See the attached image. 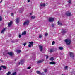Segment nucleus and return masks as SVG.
I'll list each match as a JSON object with an SVG mask.
<instances>
[{"label":"nucleus","instance_id":"obj_1","mask_svg":"<svg viewBox=\"0 0 75 75\" xmlns=\"http://www.w3.org/2000/svg\"><path fill=\"white\" fill-rule=\"evenodd\" d=\"M65 42L67 45H70L71 43V40L70 39H66L65 40Z\"/></svg>","mask_w":75,"mask_h":75},{"label":"nucleus","instance_id":"obj_2","mask_svg":"<svg viewBox=\"0 0 75 75\" xmlns=\"http://www.w3.org/2000/svg\"><path fill=\"white\" fill-rule=\"evenodd\" d=\"M30 24V21L29 20H27L26 21L24 22L23 23L24 25H28Z\"/></svg>","mask_w":75,"mask_h":75},{"label":"nucleus","instance_id":"obj_3","mask_svg":"<svg viewBox=\"0 0 75 75\" xmlns=\"http://www.w3.org/2000/svg\"><path fill=\"white\" fill-rule=\"evenodd\" d=\"M54 19L52 18H50L49 19V22H52L54 21Z\"/></svg>","mask_w":75,"mask_h":75},{"label":"nucleus","instance_id":"obj_4","mask_svg":"<svg viewBox=\"0 0 75 75\" xmlns=\"http://www.w3.org/2000/svg\"><path fill=\"white\" fill-rule=\"evenodd\" d=\"M67 31H66V30H62L61 34L62 35H64V34L65 33H67Z\"/></svg>","mask_w":75,"mask_h":75},{"label":"nucleus","instance_id":"obj_5","mask_svg":"<svg viewBox=\"0 0 75 75\" xmlns=\"http://www.w3.org/2000/svg\"><path fill=\"white\" fill-rule=\"evenodd\" d=\"M69 54H70V55L71 57V58H74V53L69 52Z\"/></svg>","mask_w":75,"mask_h":75},{"label":"nucleus","instance_id":"obj_6","mask_svg":"<svg viewBox=\"0 0 75 75\" xmlns=\"http://www.w3.org/2000/svg\"><path fill=\"white\" fill-rule=\"evenodd\" d=\"M16 22L17 23H18L20 22V18H17L16 19Z\"/></svg>","mask_w":75,"mask_h":75},{"label":"nucleus","instance_id":"obj_7","mask_svg":"<svg viewBox=\"0 0 75 75\" xmlns=\"http://www.w3.org/2000/svg\"><path fill=\"white\" fill-rule=\"evenodd\" d=\"M7 54L10 55V56H13V52H8Z\"/></svg>","mask_w":75,"mask_h":75},{"label":"nucleus","instance_id":"obj_8","mask_svg":"<svg viewBox=\"0 0 75 75\" xmlns=\"http://www.w3.org/2000/svg\"><path fill=\"white\" fill-rule=\"evenodd\" d=\"M39 49L40 50V51H41V52L42 51V49H43V48L42 47V46L41 45H40L39 46Z\"/></svg>","mask_w":75,"mask_h":75},{"label":"nucleus","instance_id":"obj_9","mask_svg":"<svg viewBox=\"0 0 75 75\" xmlns=\"http://www.w3.org/2000/svg\"><path fill=\"white\" fill-rule=\"evenodd\" d=\"M6 28H4L2 29V30L1 31V33H2V34H3V33H4V31H6Z\"/></svg>","mask_w":75,"mask_h":75},{"label":"nucleus","instance_id":"obj_10","mask_svg":"<svg viewBox=\"0 0 75 75\" xmlns=\"http://www.w3.org/2000/svg\"><path fill=\"white\" fill-rule=\"evenodd\" d=\"M66 14L67 16H70L71 15V12H67L66 13Z\"/></svg>","mask_w":75,"mask_h":75},{"label":"nucleus","instance_id":"obj_11","mask_svg":"<svg viewBox=\"0 0 75 75\" xmlns=\"http://www.w3.org/2000/svg\"><path fill=\"white\" fill-rule=\"evenodd\" d=\"M11 24H12V21H11L8 24V27H10V26H11Z\"/></svg>","mask_w":75,"mask_h":75},{"label":"nucleus","instance_id":"obj_12","mask_svg":"<svg viewBox=\"0 0 75 75\" xmlns=\"http://www.w3.org/2000/svg\"><path fill=\"white\" fill-rule=\"evenodd\" d=\"M50 64L51 65H55V62H50Z\"/></svg>","mask_w":75,"mask_h":75},{"label":"nucleus","instance_id":"obj_13","mask_svg":"<svg viewBox=\"0 0 75 75\" xmlns=\"http://www.w3.org/2000/svg\"><path fill=\"white\" fill-rule=\"evenodd\" d=\"M44 61V60L42 59L41 60H39L38 62V64H40V63H41V62H42Z\"/></svg>","mask_w":75,"mask_h":75},{"label":"nucleus","instance_id":"obj_14","mask_svg":"<svg viewBox=\"0 0 75 75\" xmlns=\"http://www.w3.org/2000/svg\"><path fill=\"white\" fill-rule=\"evenodd\" d=\"M29 43L30 44V45H31L32 47H33V44H34V43H33V42H29Z\"/></svg>","mask_w":75,"mask_h":75},{"label":"nucleus","instance_id":"obj_15","mask_svg":"<svg viewBox=\"0 0 75 75\" xmlns=\"http://www.w3.org/2000/svg\"><path fill=\"white\" fill-rule=\"evenodd\" d=\"M40 6H41V7H45V4H40Z\"/></svg>","mask_w":75,"mask_h":75},{"label":"nucleus","instance_id":"obj_16","mask_svg":"<svg viewBox=\"0 0 75 75\" xmlns=\"http://www.w3.org/2000/svg\"><path fill=\"white\" fill-rule=\"evenodd\" d=\"M54 49H51L50 50V52L51 53L54 52Z\"/></svg>","mask_w":75,"mask_h":75},{"label":"nucleus","instance_id":"obj_17","mask_svg":"<svg viewBox=\"0 0 75 75\" xmlns=\"http://www.w3.org/2000/svg\"><path fill=\"white\" fill-rule=\"evenodd\" d=\"M58 25H62V23H61L59 22V21L58 23Z\"/></svg>","mask_w":75,"mask_h":75},{"label":"nucleus","instance_id":"obj_18","mask_svg":"<svg viewBox=\"0 0 75 75\" xmlns=\"http://www.w3.org/2000/svg\"><path fill=\"white\" fill-rule=\"evenodd\" d=\"M1 67H2V68H3L4 69H6V68H7V67L3 66V65L1 66Z\"/></svg>","mask_w":75,"mask_h":75},{"label":"nucleus","instance_id":"obj_19","mask_svg":"<svg viewBox=\"0 0 75 75\" xmlns=\"http://www.w3.org/2000/svg\"><path fill=\"white\" fill-rule=\"evenodd\" d=\"M26 34V31H24L23 32H22V35H25Z\"/></svg>","mask_w":75,"mask_h":75},{"label":"nucleus","instance_id":"obj_20","mask_svg":"<svg viewBox=\"0 0 75 75\" xmlns=\"http://www.w3.org/2000/svg\"><path fill=\"white\" fill-rule=\"evenodd\" d=\"M21 52V50H18L16 51V52H17V53H20V52Z\"/></svg>","mask_w":75,"mask_h":75},{"label":"nucleus","instance_id":"obj_21","mask_svg":"<svg viewBox=\"0 0 75 75\" xmlns=\"http://www.w3.org/2000/svg\"><path fill=\"white\" fill-rule=\"evenodd\" d=\"M24 61L23 60H21V65H23L24 64Z\"/></svg>","mask_w":75,"mask_h":75},{"label":"nucleus","instance_id":"obj_22","mask_svg":"<svg viewBox=\"0 0 75 75\" xmlns=\"http://www.w3.org/2000/svg\"><path fill=\"white\" fill-rule=\"evenodd\" d=\"M7 54V53L6 52H3V54L4 55H6Z\"/></svg>","mask_w":75,"mask_h":75},{"label":"nucleus","instance_id":"obj_23","mask_svg":"<svg viewBox=\"0 0 75 75\" xmlns=\"http://www.w3.org/2000/svg\"><path fill=\"white\" fill-rule=\"evenodd\" d=\"M50 60H51V61H54V57H52L50 59Z\"/></svg>","mask_w":75,"mask_h":75},{"label":"nucleus","instance_id":"obj_24","mask_svg":"<svg viewBox=\"0 0 75 75\" xmlns=\"http://www.w3.org/2000/svg\"><path fill=\"white\" fill-rule=\"evenodd\" d=\"M59 50H63V47H59Z\"/></svg>","mask_w":75,"mask_h":75},{"label":"nucleus","instance_id":"obj_25","mask_svg":"<svg viewBox=\"0 0 75 75\" xmlns=\"http://www.w3.org/2000/svg\"><path fill=\"white\" fill-rule=\"evenodd\" d=\"M36 73L37 74H41V72H40V71H36Z\"/></svg>","mask_w":75,"mask_h":75},{"label":"nucleus","instance_id":"obj_26","mask_svg":"<svg viewBox=\"0 0 75 75\" xmlns=\"http://www.w3.org/2000/svg\"><path fill=\"white\" fill-rule=\"evenodd\" d=\"M35 18V16H31V18L32 19H34Z\"/></svg>","mask_w":75,"mask_h":75},{"label":"nucleus","instance_id":"obj_27","mask_svg":"<svg viewBox=\"0 0 75 75\" xmlns=\"http://www.w3.org/2000/svg\"><path fill=\"white\" fill-rule=\"evenodd\" d=\"M16 74L17 73H16V72H14L12 73V75H16Z\"/></svg>","mask_w":75,"mask_h":75},{"label":"nucleus","instance_id":"obj_28","mask_svg":"<svg viewBox=\"0 0 75 75\" xmlns=\"http://www.w3.org/2000/svg\"><path fill=\"white\" fill-rule=\"evenodd\" d=\"M47 71H48L47 69H45L44 71V72H45V73H46V72H47Z\"/></svg>","mask_w":75,"mask_h":75},{"label":"nucleus","instance_id":"obj_29","mask_svg":"<svg viewBox=\"0 0 75 75\" xmlns=\"http://www.w3.org/2000/svg\"><path fill=\"white\" fill-rule=\"evenodd\" d=\"M22 10H23V9L21 8V9L19 10L20 13H21V12H22V11H23Z\"/></svg>","mask_w":75,"mask_h":75},{"label":"nucleus","instance_id":"obj_30","mask_svg":"<svg viewBox=\"0 0 75 75\" xmlns=\"http://www.w3.org/2000/svg\"><path fill=\"white\" fill-rule=\"evenodd\" d=\"M71 0H69L68 1L69 3H71Z\"/></svg>","mask_w":75,"mask_h":75},{"label":"nucleus","instance_id":"obj_31","mask_svg":"<svg viewBox=\"0 0 75 75\" xmlns=\"http://www.w3.org/2000/svg\"><path fill=\"white\" fill-rule=\"evenodd\" d=\"M42 36L41 35H40L39 36V38H41V37H42Z\"/></svg>","mask_w":75,"mask_h":75},{"label":"nucleus","instance_id":"obj_32","mask_svg":"<svg viewBox=\"0 0 75 75\" xmlns=\"http://www.w3.org/2000/svg\"><path fill=\"white\" fill-rule=\"evenodd\" d=\"M11 74V73L10 72H8L7 73V75H9Z\"/></svg>","mask_w":75,"mask_h":75},{"label":"nucleus","instance_id":"obj_33","mask_svg":"<svg viewBox=\"0 0 75 75\" xmlns=\"http://www.w3.org/2000/svg\"><path fill=\"white\" fill-rule=\"evenodd\" d=\"M55 44V41H53L52 42V45H54V44Z\"/></svg>","mask_w":75,"mask_h":75},{"label":"nucleus","instance_id":"obj_34","mask_svg":"<svg viewBox=\"0 0 75 75\" xmlns=\"http://www.w3.org/2000/svg\"><path fill=\"white\" fill-rule=\"evenodd\" d=\"M40 75H44V72H42V73H40Z\"/></svg>","mask_w":75,"mask_h":75},{"label":"nucleus","instance_id":"obj_35","mask_svg":"<svg viewBox=\"0 0 75 75\" xmlns=\"http://www.w3.org/2000/svg\"><path fill=\"white\" fill-rule=\"evenodd\" d=\"M2 20V18H1V17L0 16V21H1Z\"/></svg>","mask_w":75,"mask_h":75},{"label":"nucleus","instance_id":"obj_36","mask_svg":"<svg viewBox=\"0 0 75 75\" xmlns=\"http://www.w3.org/2000/svg\"><path fill=\"white\" fill-rule=\"evenodd\" d=\"M30 68H31V67H28L27 69H30Z\"/></svg>","mask_w":75,"mask_h":75},{"label":"nucleus","instance_id":"obj_37","mask_svg":"<svg viewBox=\"0 0 75 75\" xmlns=\"http://www.w3.org/2000/svg\"><path fill=\"white\" fill-rule=\"evenodd\" d=\"M68 68V66H65V69H67V68Z\"/></svg>","mask_w":75,"mask_h":75},{"label":"nucleus","instance_id":"obj_38","mask_svg":"<svg viewBox=\"0 0 75 75\" xmlns=\"http://www.w3.org/2000/svg\"><path fill=\"white\" fill-rule=\"evenodd\" d=\"M28 47H31V45H30V44H29L28 45Z\"/></svg>","mask_w":75,"mask_h":75},{"label":"nucleus","instance_id":"obj_39","mask_svg":"<svg viewBox=\"0 0 75 75\" xmlns=\"http://www.w3.org/2000/svg\"><path fill=\"white\" fill-rule=\"evenodd\" d=\"M13 15H14V13H11V15L12 16H13Z\"/></svg>","mask_w":75,"mask_h":75},{"label":"nucleus","instance_id":"obj_40","mask_svg":"<svg viewBox=\"0 0 75 75\" xmlns=\"http://www.w3.org/2000/svg\"><path fill=\"white\" fill-rule=\"evenodd\" d=\"M47 35H48V33H46L45 34V36H47Z\"/></svg>","mask_w":75,"mask_h":75},{"label":"nucleus","instance_id":"obj_41","mask_svg":"<svg viewBox=\"0 0 75 75\" xmlns=\"http://www.w3.org/2000/svg\"><path fill=\"white\" fill-rule=\"evenodd\" d=\"M52 27H54V24H52Z\"/></svg>","mask_w":75,"mask_h":75},{"label":"nucleus","instance_id":"obj_42","mask_svg":"<svg viewBox=\"0 0 75 75\" xmlns=\"http://www.w3.org/2000/svg\"><path fill=\"white\" fill-rule=\"evenodd\" d=\"M23 45H24V46H25V45H26V43L23 44Z\"/></svg>","mask_w":75,"mask_h":75},{"label":"nucleus","instance_id":"obj_43","mask_svg":"<svg viewBox=\"0 0 75 75\" xmlns=\"http://www.w3.org/2000/svg\"><path fill=\"white\" fill-rule=\"evenodd\" d=\"M21 35H19V38H20V37H21Z\"/></svg>","mask_w":75,"mask_h":75},{"label":"nucleus","instance_id":"obj_44","mask_svg":"<svg viewBox=\"0 0 75 75\" xmlns=\"http://www.w3.org/2000/svg\"><path fill=\"white\" fill-rule=\"evenodd\" d=\"M46 59H48V56H47L46 57Z\"/></svg>","mask_w":75,"mask_h":75},{"label":"nucleus","instance_id":"obj_45","mask_svg":"<svg viewBox=\"0 0 75 75\" xmlns=\"http://www.w3.org/2000/svg\"><path fill=\"white\" fill-rule=\"evenodd\" d=\"M30 0H28V2H30Z\"/></svg>","mask_w":75,"mask_h":75},{"label":"nucleus","instance_id":"obj_46","mask_svg":"<svg viewBox=\"0 0 75 75\" xmlns=\"http://www.w3.org/2000/svg\"><path fill=\"white\" fill-rule=\"evenodd\" d=\"M0 70H1V68L0 67Z\"/></svg>","mask_w":75,"mask_h":75},{"label":"nucleus","instance_id":"obj_47","mask_svg":"<svg viewBox=\"0 0 75 75\" xmlns=\"http://www.w3.org/2000/svg\"><path fill=\"white\" fill-rule=\"evenodd\" d=\"M1 2H2V0H1V1L0 3H1Z\"/></svg>","mask_w":75,"mask_h":75},{"label":"nucleus","instance_id":"obj_48","mask_svg":"<svg viewBox=\"0 0 75 75\" xmlns=\"http://www.w3.org/2000/svg\"><path fill=\"white\" fill-rule=\"evenodd\" d=\"M20 63L19 62V65H20Z\"/></svg>","mask_w":75,"mask_h":75},{"label":"nucleus","instance_id":"obj_49","mask_svg":"<svg viewBox=\"0 0 75 75\" xmlns=\"http://www.w3.org/2000/svg\"><path fill=\"white\" fill-rule=\"evenodd\" d=\"M16 60H17V59H16L15 60V61H16Z\"/></svg>","mask_w":75,"mask_h":75},{"label":"nucleus","instance_id":"obj_50","mask_svg":"<svg viewBox=\"0 0 75 75\" xmlns=\"http://www.w3.org/2000/svg\"><path fill=\"white\" fill-rule=\"evenodd\" d=\"M30 15H31V13H30Z\"/></svg>","mask_w":75,"mask_h":75}]
</instances>
